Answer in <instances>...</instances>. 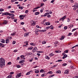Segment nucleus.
Returning <instances> with one entry per match:
<instances>
[{
    "instance_id": "nucleus-2",
    "label": "nucleus",
    "mask_w": 78,
    "mask_h": 78,
    "mask_svg": "<svg viewBox=\"0 0 78 78\" xmlns=\"http://www.w3.org/2000/svg\"><path fill=\"white\" fill-rule=\"evenodd\" d=\"M2 14V16H9L10 13H9L8 12H5L3 13L2 12H0V14Z\"/></svg>"
},
{
    "instance_id": "nucleus-25",
    "label": "nucleus",
    "mask_w": 78,
    "mask_h": 78,
    "mask_svg": "<svg viewBox=\"0 0 78 78\" xmlns=\"http://www.w3.org/2000/svg\"><path fill=\"white\" fill-rule=\"evenodd\" d=\"M12 78V75H9L7 77V78Z\"/></svg>"
},
{
    "instance_id": "nucleus-16",
    "label": "nucleus",
    "mask_w": 78,
    "mask_h": 78,
    "mask_svg": "<svg viewBox=\"0 0 78 78\" xmlns=\"http://www.w3.org/2000/svg\"><path fill=\"white\" fill-rule=\"evenodd\" d=\"M25 62V60H23L20 61L19 62V63L20 64H22V63H23Z\"/></svg>"
},
{
    "instance_id": "nucleus-52",
    "label": "nucleus",
    "mask_w": 78,
    "mask_h": 78,
    "mask_svg": "<svg viewBox=\"0 0 78 78\" xmlns=\"http://www.w3.org/2000/svg\"><path fill=\"white\" fill-rule=\"evenodd\" d=\"M16 41H13L12 42V44H16Z\"/></svg>"
},
{
    "instance_id": "nucleus-18",
    "label": "nucleus",
    "mask_w": 78,
    "mask_h": 78,
    "mask_svg": "<svg viewBox=\"0 0 78 78\" xmlns=\"http://www.w3.org/2000/svg\"><path fill=\"white\" fill-rule=\"evenodd\" d=\"M30 45H33V46H36V44H34L33 43H30Z\"/></svg>"
},
{
    "instance_id": "nucleus-5",
    "label": "nucleus",
    "mask_w": 78,
    "mask_h": 78,
    "mask_svg": "<svg viewBox=\"0 0 78 78\" xmlns=\"http://www.w3.org/2000/svg\"><path fill=\"white\" fill-rule=\"evenodd\" d=\"M21 74H22V73H18L17 74V76H16V78H20V76H21Z\"/></svg>"
},
{
    "instance_id": "nucleus-3",
    "label": "nucleus",
    "mask_w": 78,
    "mask_h": 78,
    "mask_svg": "<svg viewBox=\"0 0 78 78\" xmlns=\"http://www.w3.org/2000/svg\"><path fill=\"white\" fill-rule=\"evenodd\" d=\"M46 31V30H37L36 31H35V34L36 35H37L38 34H39V33H38L39 31H40V32H45Z\"/></svg>"
},
{
    "instance_id": "nucleus-32",
    "label": "nucleus",
    "mask_w": 78,
    "mask_h": 78,
    "mask_svg": "<svg viewBox=\"0 0 78 78\" xmlns=\"http://www.w3.org/2000/svg\"><path fill=\"white\" fill-rule=\"evenodd\" d=\"M39 72V71L38 70H37L35 71V73H38Z\"/></svg>"
},
{
    "instance_id": "nucleus-15",
    "label": "nucleus",
    "mask_w": 78,
    "mask_h": 78,
    "mask_svg": "<svg viewBox=\"0 0 78 78\" xmlns=\"http://www.w3.org/2000/svg\"><path fill=\"white\" fill-rule=\"evenodd\" d=\"M9 16H11L12 17H14V14L12 13H10Z\"/></svg>"
},
{
    "instance_id": "nucleus-4",
    "label": "nucleus",
    "mask_w": 78,
    "mask_h": 78,
    "mask_svg": "<svg viewBox=\"0 0 78 78\" xmlns=\"http://www.w3.org/2000/svg\"><path fill=\"white\" fill-rule=\"evenodd\" d=\"M36 51H37V47H35L33 49L32 51L33 53H35Z\"/></svg>"
},
{
    "instance_id": "nucleus-24",
    "label": "nucleus",
    "mask_w": 78,
    "mask_h": 78,
    "mask_svg": "<svg viewBox=\"0 0 78 78\" xmlns=\"http://www.w3.org/2000/svg\"><path fill=\"white\" fill-rule=\"evenodd\" d=\"M33 48V47H30L28 48V50H32Z\"/></svg>"
},
{
    "instance_id": "nucleus-61",
    "label": "nucleus",
    "mask_w": 78,
    "mask_h": 78,
    "mask_svg": "<svg viewBox=\"0 0 78 78\" xmlns=\"http://www.w3.org/2000/svg\"><path fill=\"white\" fill-rule=\"evenodd\" d=\"M11 62H9L7 64H9V65H11Z\"/></svg>"
},
{
    "instance_id": "nucleus-41",
    "label": "nucleus",
    "mask_w": 78,
    "mask_h": 78,
    "mask_svg": "<svg viewBox=\"0 0 78 78\" xmlns=\"http://www.w3.org/2000/svg\"><path fill=\"white\" fill-rule=\"evenodd\" d=\"M15 34H16V33H13L11 35L12 36H14V35H15Z\"/></svg>"
},
{
    "instance_id": "nucleus-6",
    "label": "nucleus",
    "mask_w": 78,
    "mask_h": 78,
    "mask_svg": "<svg viewBox=\"0 0 78 78\" xmlns=\"http://www.w3.org/2000/svg\"><path fill=\"white\" fill-rule=\"evenodd\" d=\"M33 72V71L31 70V71H30L29 72H27V73L26 74V75H29L30 74V73L31 72Z\"/></svg>"
},
{
    "instance_id": "nucleus-7",
    "label": "nucleus",
    "mask_w": 78,
    "mask_h": 78,
    "mask_svg": "<svg viewBox=\"0 0 78 78\" xmlns=\"http://www.w3.org/2000/svg\"><path fill=\"white\" fill-rule=\"evenodd\" d=\"M20 19L21 20L23 19V15H21L20 16Z\"/></svg>"
},
{
    "instance_id": "nucleus-8",
    "label": "nucleus",
    "mask_w": 78,
    "mask_h": 78,
    "mask_svg": "<svg viewBox=\"0 0 78 78\" xmlns=\"http://www.w3.org/2000/svg\"><path fill=\"white\" fill-rule=\"evenodd\" d=\"M29 36V34L28 33H26L24 34V37H26V36Z\"/></svg>"
},
{
    "instance_id": "nucleus-54",
    "label": "nucleus",
    "mask_w": 78,
    "mask_h": 78,
    "mask_svg": "<svg viewBox=\"0 0 78 78\" xmlns=\"http://www.w3.org/2000/svg\"><path fill=\"white\" fill-rule=\"evenodd\" d=\"M67 65V64L66 63H64L63 64L62 66H66Z\"/></svg>"
},
{
    "instance_id": "nucleus-45",
    "label": "nucleus",
    "mask_w": 78,
    "mask_h": 78,
    "mask_svg": "<svg viewBox=\"0 0 78 78\" xmlns=\"http://www.w3.org/2000/svg\"><path fill=\"white\" fill-rule=\"evenodd\" d=\"M28 12V10H26L25 11V13H26V14H27Z\"/></svg>"
},
{
    "instance_id": "nucleus-21",
    "label": "nucleus",
    "mask_w": 78,
    "mask_h": 78,
    "mask_svg": "<svg viewBox=\"0 0 78 78\" xmlns=\"http://www.w3.org/2000/svg\"><path fill=\"white\" fill-rule=\"evenodd\" d=\"M46 59H50V57L48 56V55H46L45 57Z\"/></svg>"
},
{
    "instance_id": "nucleus-49",
    "label": "nucleus",
    "mask_w": 78,
    "mask_h": 78,
    "mask_svg": "<svg viewBox=\"0 0 78 78\" xmlns=\"http://www.w3.org/2000/svg\"><path fill=\"white\" fill-rule=\"evenodd\" d=\"M70 69H73V66H71L69 67Z\"/></svg>"
},
{
    "instance_id": "nucleus-60",
    "label": "nucleus",
    "mask_w": 78,
    "mask_h": 78,
    "mask_svg": "<svg viewBox=\"0 0 78 78\" xmlns=\"http://www.w3.org/2000/svg\"><path fill=\"white\" fill-rule=\"evenodd\" d=\"M7 19H11V17L7 16Z\"/></svg>"
},
{
    "instance_id": "nucleus-39",
    "label": "nucleus",
    "mask_w": 78,
    "mask_h": 78,
    "mask_svg": "<svg viewBox=\"0 0 78 78\" xmlns=\"http://www.w3.org/2000/svg\"><path fill=\"white\" fill-rule=\"evenodd\" d=\"M16 67H17V68H20V67L21 66H20L19 65H16Z\"/></svg>"
},
{
    "instance_id": "nucleus-29",
    "label": "nucleus",
    "mask_w": 78,
    "mask_h": 78,
    "mask_svg": "<svg viewBox=\"0 0 78 78\" xmlns=\"http://www.w3.org/2000/svg\"><path fill=\"white\" fill-rule=\"evenodd\" d=\"M64 39V37L62 36L60 39V40H63Z\"/></svg>"
},
{
    "instance_id": "nucleus-51",
    "label": "nucleus",
    "mask_w": 78,
    "mask_h": 78,
    "mask_svg": "<svg viewBox=\"0 0 78 78\" xmlns=\"http://www.w3.org/2000/svg\"><path fill=\"white\" fill-rule=\"evenodd\" d=\"M17 19H15L14 20V22H17Z\"/></svg>"
},
{
    "instance_id": "nucleus-38",
    "label": "nucleus",
    "mask_w": 78,
    "mask_h": 78,
    "mask_svg": "<svg viewBox=\"0 0 78 78\" xmlns=\"http://www.w3.org/2000/svg\"><path fill=\"white\" fill-rule=\"evenodd\" d=\"M78 6V4L76 3H75L74 5V6H76V7Z\"/></svg>"
},
{
    "instance_id": "nucleus-63",
    "label": "nucleus",
    "mask_w": 78,
    "mask_h": 78,
    "mask_svg": "<svg viewBox=\"0 0 78 78\" xmlns=\"http://www.w3.org/2000/svg\"><path fill=\"white\" fill-rule=\"evenodd\" d=\"M73 78H78V76H75L73 77Z\"/></svg>"
},
{
    "instance_id": "nucleus-37",
    "label": "nucleus",
    "mask_w": 78,
    "mask_h": 78,
    "mask_svg": "<svg viewBox=\"0 0 78 78\" xmlns=\"http://www.w3.org/2000/svg\"><path fill=\"white\" fill-rule=\"evenodd\" d=\"M48 73V74H52V73H53V72H52L51 71H49Z\"/></svg>"
},
{
    "instance_id": "nucleus-48",
    "label": "nucleus",
    "mask_w": 78,
    "mask_h": 78,
    "mask_svg": "<svg viewBox=\"0 0 78 78\" xmlns=\"http://www.w3.org/2000/svg\"><path fill=\"white\" fill-rule=\"evenodd\" d=\"M10 12H11V13H14V12H15L14 11H10Z\"/></svg>"
},
{
    "instance_id": "nucleus-27",
    "label": "nucleus",
    "mask_w": 78,
    "mask_h": 78,
    "mask_svg": "<svg viewBox=\"0 0 78 78\" xmlns=\"http://www.w3.org/2000/svg\"><path fill=\"white\" fill-rule=\"evenodd\" d=\"M55 54H53L52 53H51L49 54V56H54Z\"/></svg>"
},
{
    "instance_id": "nucleus-28",
    "label": "nucleus",
    "mask_w": 78,
    "mask_h": 78,
    "mask_svg": "<svg viewBox=\"0 0 78 78\" xmlns=\"http://www.w3.org/2000/svg\"><path fill=\"white\" fill-rule=\"evenodd\" d=\"M69 73V71L68 70H66L64 72V73L65 74H67L68 73Z\"/></svg>"
},
{
    "instance_id": "nucleus-36",
    "label": "nucleus",
    "mask_w": 78,
    "mask_h": 78,
    "mask_svg": "<svg viewBox=\"0 0 78 78\" xmlns=\"http://www.w3.org/2000/svg\"><path fill=\"white\" fill-rule=\"evenodd\" d=\"M78 34V33L77 32H76L74 33V35L75 36H77V35Z\"/></svg>"
},
{
    "instance_id": "nucleus-12",
    "label": "nucleus",
    "mask_w": 78,
    "mask_h": 78,
    "mask_svg": "<svg viewBox=\"0 0 78 78\" xmlns=\"http://www.w3.org/2000/svg\"><path fill=\"white\" fill-rule=\"evenodd\" d=\"M45 24H46V25H50V23L49 22H45Z\"/></svg>"
},
{
    "instance_id": "nucleus-13",
    "label": "nucleus",
    "mask_w": 78,
    "mask_h": 78,
    "mask_svg": "<svg viewBox=\"0 0 78 78\" xmlns=\"http://www.w3.org/2000/svg\"><path fill=\"white\" fill-rule=\"evenodd\" d=\"M8 23V21L5 20L4 21V22L2 23L3 24H6Z\"/></svg>"
},
{
    "instance_id": "nucleus-19",
    "label": "nucleus",
    "mask_w": 78,
    "mask_h": 78,
    "mask_svg": "<svg viewBox=\"0 0 78 78\" xmlns=\"http://www.w3.org/2000/svg\"><path fill=\"white\" fill-rule=\"evenodd\" d=\"M0 44L1 46L2 47H5V45L3 43H0Z\"/></svg>"
},
{
    "instance_id": "nucleus-26",
    "label": "nucleus",
    "mask_w": 78,
    "mask_h": 78,
    "mask_svg": "<svg viewBox=\"0 0 78 78\" xmlns=\"http://www.w3.org/2000/svg\"><path fill=\"white\" fill-rule=\"evenodd\" d=\"M55 76V74H52L49 77V78H51Z\"/></svg>"
},
{
    "instance_id": "nucleus-33",
    "label": "nucleus",
    "mask_w": 78,
    "mask_h": 78,
    "mask_svg": "<svg viewBox=\"0 0 78 78\" xmlns=\"http://www.w3.org/2000/svg\"><path fill=\"white\" fill-rule=\"evenodd\" d=\"M58 41H56L55 42H54V44H58Z\"/></svg>"
},
{
    "instance_id": "nucleus-55",
    "label": "nucleus",
    "mask_w": 78,
    "mask_h": 78,
    "mask_svg": "<svg viewBox=\"0 0 78 78\" xmlns=\"http://www.w3.org/2000/svg\"><path fill=\"white\" fill-rule=\"evenodd\" d=\"M51 17V16L50 15H47V17H49H49Z\"/></svg>"
},
{
    "instance_id": "nucleus-57",
    "label": "nucleus",
    "mask_w": 78,
    "mask_h": 78,
    "mask_svg": "<svg viewBox=\"0 0 78 78\" xmlns=\"http://www.w3.org/2000/svg\"><path fill=\"white\" fill-rule=\"evenodd\" d=\"M61 61H62V60H58V62H61Z\"/></svg>"
},
{
    "instance_id": "nucleus-10",
    "label": "nucleus",
    "mask_w": 78,
    "mask_h": 78,
    "mask_svg": "<svg viewBox=\"0 0 78 78\" xmlns=\"http://www.w3.org/2000/svg\"><path fill=\"white\" fill-rule=\"evenodd\" d=\"M5 42L6 44H8L9 42V39H7L5 40Z\"/></svg>"
},
{
    "instance_id": "nucleus-58",
    "label": "nucleus",
    "mask_w": 78,
    "mask_h": 78,
    "mask_svg": "<svg viewBox=\"0 0 78 78\" xmlns=\"http://www.w3.org/2000/svg\"><path fill=\"white\" fill-rule=\"evenodd\" d=\"M33 58H32L31 60H30V62H32V61H33Z\"/></svg>"
},
{
    "instance_id": "nucleus-17",
    "label": "nucleus",
    "mask_w": 78,
    "mask_h": 78,
    "mask_svg": "<svg viewBox=\"0 0 78 78\" xmlns=\"http://www.w3.org/2000/svg\"><path fill=\"white\" fill-rule=\"evenodd\" d=\"M67 55H64V56L62 58V59H65L66 58H67Z\"/></svg>"
},
{
    "instance_id": "nucleus-31",
    "label": "nucleus",
    "mask_w": 78,
    "mask_h": 78,
    "mask_svg": "<svg viewBox=\"0 0 78 78\" xmlns=\"http://www.w3.org/2000/svg\"><path fill=\"white\" fill-rule=\"evenodd\" d=\"M46 43H47V42H46V41H43L42 42V44H46Z\"/></svg>"
},
{
    "instance_id": "nucleus-46",
    "label": "nucleus",
    "mask_w": 78,
    "mask_h": 78,
    "mask_svg": "<svg viewBox=\"0 0 78 78\" xmlns=\"http://www.w3.org/2000/svg\"><path fill=\"white\" fill-rule=\"evenodd\" d=\"M19 9H21V10H22V7L20 6L19 7Z\"/></svg>"
},
{
    "instance_id": "nucleus-64",
    "label": "nucleus",
    "mask_w": 78,
    "mask_h": 78,
    "mask_svg": "<svg viewBox=\"0 0 78 78\" xmlns=\"http://www.w3.org/2000/svg\"><path fill=\"white\" fill-rule=\"evenodd\" d=\"M24 23L22 22L21 23V25H24Z\"/></svg>"
},
{
    "instance_id": "nucleus-11",
    "label": "nucleus",
    "mask_w": 78,
    "mask_h": 78,
    "mask_svg": "<svg viewBox=\"0 0 78 78\" xmlns=\"http://www.w3.org/2000/svg\"><path fill=\"white\" fill-rule=\"evenodd\" d=\"M66 16H64L62 18V19L63 22V21H64V19H65L67 18V17H66Z\"/></svg>"
},
{
    "instance_id": "nucleus-50",
    "label": "nucleus",
    "mask_w": 78,
    "mask_h": 78,
    "mask_svg": "<svg viewBox=\"0 0 78 78\" xmlns=\"http://www.w3.org/2000/svg\"><path fill=\"white\" fill-rule=\"evenodd\" d=\"M67 22H70V19L69 18H68L67 19Z\"/></svg>"
},
{
    "instance_id": "nucleus-9",
    "label": "nucleus",
    "mask_w": 78,
    "mask_h": 78,
    "mask_svg": "<svg viewBox=\"0 0 78 78\" xmlns=\"http://www.w3.org/2000/svg\"><path fill=\"white\" fill-rule=\"evenodd\" d=\"M0 41L1 42H2V43H5V40L3 39H1Z\"/></svg>"
},
{
    "instance_id": "nucleus-30",
    "label": "nucleus",
    "mask_w": 78,
    "mask_h": 78,
    "mask_svg": "<svg viewBox=\"0 0 78 78\" xmlns=\"http://www.w3.org/2000/svg\"><path fill=\"white\" fill-rule=\"evenodd\" d=\"M56 73H61V71L58 70L57 71V72H56Z\"/></svg>"
},
{
    "instance_id": "nucleus-43",
    "label": "nucleus",
    "mask_w": 78,
    "mask_h": 78,
    "mask_svg": "<svg viewBox=\"0 0 78 78\" xmlns=\"http://www.w3.org/2000/svg\"><path fill=\"white\" fill-rule=\"evenodd\" d=\"M4 11V9H0V11L1 12H2V11Z\"/></svg>"
},
{
    "instance_id": "nucleus-44",
    "label": "nucleus",
    "mask_w": 78,
    "mask_h": 78,
    "mask_svg": "<svg viewBox=\"0 0 78 78\" xmlns=\"http://www.w3.org/2000/svg\"><path fill=\"white\" fill-rule=\"evenodd\" d=\"M68 50H66L64 51V53H68Z\"/></svg>"
},
{
    "instance_id": "nucleus-23",
    "label": "nucleus",
    "mask_w": 78,
    "mask_h": 78,
    "mask_svg": "<svg viewBox=\"0 0 78 78\" xmlns=\"http://www.w3.org/2000/svg\"><path fill=\"white\" fill-rule=\"evenodd\" d=\"M49 28L50 29H51V30H52V29H53V28H54V27H53V26L51 25L50 27H49Z\"/></svg>"
},
{
    "instance_id": "nucleus-1",
    "label": "nucleus",
    "mask_w": 78,
    "mask_h": 78,
    "mask_svg": "<svg viewBox=\"0 0 78 78\" xmlns=\"http://www.w3.org/2000/svg\"><path fill=\"white\" fill-rule=\"evenodd\" d=\"M5 66V60L2 58H0V66L3 67Z\"/></svg>"
},
{
    "instance_id": "nucleus-34",
    "label": "nucleus",
    "mask_w": 78,
    "mask_h": 78,
    "mask_svg": "<svg viewBox=\"0 0 78 78\" xmlns=\"http://www.w3.org/2000/svg\"><path fill=\"white\" fill-rule=\"evenodd\" d=\"M69 1H70V2L71 3H74V1H73V0H69Z\"/></svg>"
},
{
    "instance_id": "nucleus-20",
    "label": "nucleus",
    "mask_w": 78,
    "mask_h": 78,
    "mask_svg": "<svg viewBox=\"0 0 78 78\" xmlns=\"http://www.w3.org/2000/svg\"><path fill=\"white\" fill-rule=\"evenodd\" d=\"M73 27V25H69L68 26L69 28H72Z\"/></svg>"
},
{
    "instance_id": "nucleus-40",
    "label": "nucleus",
    "mask_w": 78,
    "mask_h": 78,
    "mask_svg": "<svg viewBox=\"0 0 78 78\" xmlns=\"http://www.w3.org/2000/svg\"><path fill=\"white\" fill-rule=\"evenodd\" d=\"M47 14H48V13H46L44 14V17H45V16H47Z\"/></svg>"
},
{
    "instance_id": "nucleus-56",
    "label": "nucleus",
    "mask_w": 78,
    "mask_h": 78,
    "mask_svg": "<svg viewBox=\"0 0 78 78\" xmlns=\"http://www.w3.org/2000/svg\"><path fill=\"white\" fill-rule=\"evenodd\" d=\"M24 57H25V56H24V55H22L20 56V58H24Z\"/></svg>"
},
{
    "instance_id": "nucleus-59",
    "label": "nucleus",
    "mask_w": 78,
    "mask_h": 78,
    "mask_svg": "<svg viewBox=\"0 0 78 78\" xmlns=\"http://www.w3.org/2000/svg\"><path fill=\"white\" fill-rule=\"evenodd\" d=\"M43 71H44V70H43V69H41V70L40 71V72H43Z\"/></svg>"
},
{
    "instance_id": "nucleus-62",
    "label": "nucleus",
    "mask_w": 78,
    "mask_h": 78,
    "mask_svg": "<svg viewBox=\"0 0 78 78\" xmlns=\"http://www.w3.org/2000/svg\"><path fill=\"white\" fill-rule=\"evenodd\" d=\"M11 8V6L10 5V6H8V9H10V8Z\"/></svg>"
},
{
    "instance_id": "nucleus-42",
    "label": "nucleus",
    "mask_w": 78,
    "mask_h": 78,
    "mask_svg": "<svg viewBox=\"0 0 78 78\" xmlns=\"http://www.w3.org/2000/svg\"><path fill=\"white\" fill-rule=\"evenodd\" d=\"M77 29H78V28H77V29H73L72 30V32H73V31H74L76 30H77Z\"/></svg>"
},
{
    "instance_id": "nucleus-35",
    "label": "nucleus",
    "mask_w": 78,
    "mask_h": 78,
    "mask_svg": "<svg viewBox=\"0 0 78 78\" xmlns=\"http://www.w3.org/2000/svg\"><path fill=\"white\" fill-rule=\"evenodd\" d=\"M39 12H37L35 13V15H38V14H39Z\"/></svg>"
},
{
    "instance_id": "nucleus-47",
    "label": "nucleus",
    "mask_w": 78,
    "mask_h": 78,
    "mask_svg": "<svg viewBox=\"0 0 78 78\" xmlns=\"http://www.w3.org/2000/svg\"><path fill=\"white\" fill-rule=\"evenodd\" d=\"M64 29L65 30H67V27H66V26L65 27H64Z\"/></svg>"
},
{
    "instance_id": "nucleus-14",
    "label": "nucleus",
    "mask_w": 78,
    "mask_h": 78,
    "mask_svg": "<svg viewBox=\"0 0 78 78\" xmlns=\"http://www.w3.org/2000/svg\"><path fill=\"white\" fill-rule=\"evenodd\" d=\"M33 23H32L31 24H32V26H34V25H36V24L35 23H34V21L33 20L32 21Z\"/></svg>"
},
{
    "instance_id": "nucleus-53",
    "label": "nucleus",
    "mask_w": 78,
    "mask_h": 78,
    "mask_svg": "<svg viewBox=\"0 0 78 78\" xmlns=\"http://www.w3.org/2000/svg\"><path fill=\"white\" fill-rule=\"evenodd\" d=\"M72 33H69V34L68 35V36H70L71 35H72Z\"/></svg>"
},
{
    "instance_id": "nucleus-22",
    "label": "nucleus",
    "mask_w": 78,
    "mask_h": 78,
    "mask_svg": "<svg viewBox=\"0 0 78 78\" xmlns=\"http://www.w3.org/2000/svg\"><path fill=\"white\" fill-rule=\"evenodd\" d=\"M24 44H25L26 45H24V46H26V45H28V41H25L24 42Z\"/></svg>"
}]
</instances>
